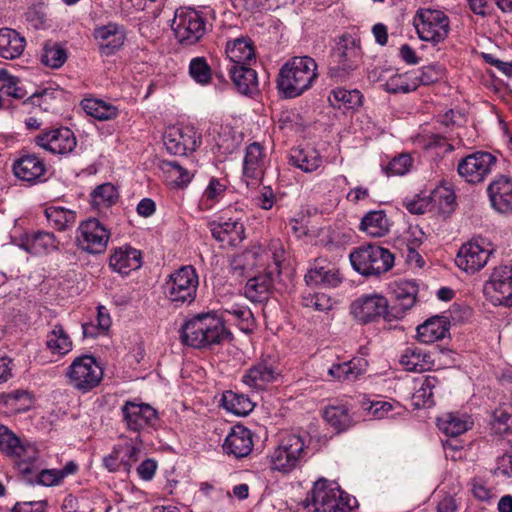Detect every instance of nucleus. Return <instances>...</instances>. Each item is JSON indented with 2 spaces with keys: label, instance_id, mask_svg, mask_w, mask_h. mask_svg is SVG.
Returning <instances> with one entry per match:
<instances>
[{
  "label": "nucleus",
  "instance_id": "nucleus-36",
  "mask_svg": "<svg viewBox=\"0 0 512 512\" xmlns=\"http://www.w3.org/2000/svg\"><path fill=\"white\" fill-rule=\"evenodd\" d=\"M472 425L470 418L464 414L447 413L437 419V426L447 436L457 437Z\"/></svg>",
  "mask_w": 512,
  "mask_h": 512
},
{
  "label": "nucleus",
  "instance_id": "nucleus-8",
  "mask_svg": "<svg viewBox=\"0 0 512 512\" xmlns=\"http://www.w3.org/2000/svg\"><path fill=\"white\" fill-rule=\"evenodd\" d=\"M67 383L72 388L86 393L99 385L103 370L91 355L76 357L66 369Z\"/></svg>",
  "mask_w": 512,
  "mask_h": 512
},
{
  "label": "nucleus",
  "instance_id": "nucleus-37",
  "mask_svg": "<svg viewBox=\"0 0 512 512\" xmlns=\"http://www.w3.org/2000/svg\"><path fill=\"white\" fill-rule=\"evenodd\" d=\"M289 162L302 171L311 173L321 166L322 158L314 148L292 149Z\"/></svg>",
  "mask_w": 512,
  "mask_h": 512
},
{
  "label": "nucleus",
  "instance_id": "nucleus-55",
  "mask_svg": "<svg viewBox=\"0 0 512 512\" xmlns=\"http://www.w3.org/2000/svg\"><path fill=\"white\" fill-rule=\"evenodd\" d=\"M384 88L389 93H409L418 88L416 81L409 82L405 76L394 75L384 84Z\"/></svg>",
  "mask_w": 512,
  "mask_h": 512
},
{
  "label": "nucleus",
  "instance_id": "nucleus-56",
  "mask_svg": "<svg viewBox=\"0 0 512 512\" xmlns=\"http://www.w3.org/2000/svg\"><path fill=\"white\" fill-rule=\"evenodd\" d=\"M412 163V157L407 153H402L389 162L385 167V172L388 176H402L410 170Z\"/></svg>",
  "mask_w": 512,
  "mask_h": 512
},
{
  "label": "nucleus",
  "instance_id": "nucleus-38",
  "mask_svg": "<svg viewBox=\"0 0 512 512\" xmlns=\"http://www.w3.org/2000/svg\"><path fill=\"white\" fill-rule=\"evenodd\" d=\"M360 228L372 237H382L389 232L390 224L384 211H370L363 217Z\"/></svg>",
  "mask_w": 512,
  "mask_h": 512
},
{
  "label": "nucleus",
  "instance_id": "nucleus-3",
  "mask_svg": "<svg viewBox=\"0 0 512 512\" xmlns=\"http://www.w3.org/2000/svg\"><path fill=\"white\" fill-rule=\"evenodd\" d=\"M362 63L360 40L351 35H343L331 53L328 76L336 82H344L355 76Z\"/></svg>",
  "mask_w": 512,
  "mask_h": 512
},
{
  "label": "nucleus",
  "instance_id": "nucleus-45",
  "mask_svg": "<svg viewBox=\"0 0 512 512\" xmlns=\"http://www.w3.org/2000/svg\"><path fill=\"white\" fill-rule=\"evenodd\" d=\"M118 191L111 183L97 186L91 193V205L96 209L108 208L118 200Z\"/></svg>",
  "mask_w": 512,
  "mask_h": 512
},
{
  "label": "nucleus",
  "instance_id": "nucleus-2",
  "mask_svg": "<svg viewBox=\"0 0 512 512\" xmlns=\"http://www.w3.org/2000/svg\"><path fill=\"white\" fill-rule=\"evenodd\" d=\"M230 335L223 321L212 313L198 314L186 321L181 328L182 342L198 349L220 344Z\"/></svg>",
  "mask_w": 512,
  "mask_h": 512
},
{
  "label": "nucleus",
  "instance_id": "nucleus-64",
  "mask_svg": "<svg viewBox=\"0 0 512 512\" xmlns=\"http://www.w3.org/2000/svg\"><path fill=\"white\" fill-rule=\"evenodd\" d=\"M494 474L512 477V452H508L498 458Z\"/></svg>",
  "mask_w": 512,
  "mask_h": 512
},
{
  "label": "nucleus",
  "instance_id": "nucleus-30",
  "mask_svg": "<svg viewBox=\"0 0 512 512\" xmlns=\"http://www.w3.org/2000/svg\"><path fill=\"white\" fill-rule=\"evenodd\" d=\"M59 241L51 232L38 231L27 236L22 247L34 255L48 254L58 249Z\"/></svg>",
  "mask_w": 512,
  "mask_h": 512
},
{
  "label": "nucleus",
  "instance_id": "nucleus-62",
  "mask_svg": "<svg viewBox=\"0 0 512 512\" xmlns=\"http://www.w3.org/2000/svg\"><path fill=\"white\" fill-rule=\"evenodd\" d=\"M224 313L235 317L240 323L249 324V321L253 318L252 312L249 308L232 304L224 308Z\"/></svg>",
  "mask_w": 512,
  "mask_h": 512
},
{
  "label": "nucleus",
  "instance_id": "nucleus-31",
  "mask_svg": "<svg viewBox=\"0 0 512 512\" xmlns=\"http://www.w3.org/2000/svg\"><path fill=\"white\" fill-rule=\"evenodd\" d=\"M229 73L234 85L240 93L248 95L258 90L256 71L247 65H231Z\"/></svg>",
  "mask_w": 512,
  "mask_h": 512
},
{
  "label": "nucleus",
  "instance_id": "nucleus-34",
  "mask_svg": "<svg viewBox=\"0 0 512 512\" xmlns=\"http://www.w3.org/2000/svg\"><path fill=\"white\" fill-rule=\"evenodd\" d=\"M448 333L444 317H432L417 327V339L425 344L443 339Z\"/></svg>",
  "mask_w": 512,
  "mask_h": 512
},
{
  "label": "nucleus",
  "instance_id": "nucleus-24",
  "mask_svg": "<svg viewBox=\"0 0 512 512\" xmlns=\"http://www.w3.org/2000/svg\"><path fill=\"white\" fill-rule=\"evenodd\" d=\"M14 175L26 182H36L46 172L44 161L36 154H24L13 164Z\"/></svg>",
  "mask_w": 512,
  "mask_h": 512
},
{
  "label": "nucleus",
  "instance_id": "nucleus-11",
  "mask_svg": "<svg viewBox=\"0 0 512 512\" xmlns=\"http://www.w3.org/2000/svg\"><path fill=\"white\" fill-rule=\"evenodd\" d=\"M110 239V231L96 218L83 221L76 235L78 247L90 254L103 253Z\"/></svg>",
  "mask_w": 512,
  "mask_h": 512
},
{
  "label": "nucleus",
  "instance_id": "nucleus-44",
  "mask_svg": "<svg viewBox=\"0 0 512 512\" xmlns=\"http://www.w3.org/2000/svg\"><path fill=\"white\" fill-rule=\"evenodd\" d=\"M328 101L334 108L340 109L342 106L355 108L362 104V94L356 89L346 90L343 88H336L330 92Z\"/></svg>",
  "mask_w": 512,
  "mask_h": 512
},
{
  "label": "nucleus",
  "instance_id": "nucleus-20",
  "mask_svg": "<svg viewBox=\"0 0 512 512\" xmlns=\"http://www.w3.org/2000/svg\"><path fill=\"white\" fill-rule=\"evenodd\" d=\"M490 253V250L483 248L477 242H469L459 249L455 263L465 272L475 273L486 265Z\"/></svg>",
  "mask_w": 512,
  "mask_h": 512
},
{
  "label": "nucleus",
  "instance_id": "nucleus-14",
  "mask_svg": "<svg viewBox=\"0 0 512 512\" xmlns=\"http://www.w3.org/2000/svg\"><path fill=\"white\" fill-rule=\"evenodd\" d=\"M122 422L127 430L140 432L154 427L158 422V413L149 404L126 401L121 407Z\"/></svg>",
  "mask_w": 512,
  "mask_h": 512
},
{
  "label": "nucleus",
  "instance_id": "nucleus-52",
  "mask_svg": "<svg viewBox=\"0 0 512 512\" xmlns=\"http://www.w3.org/2000/svg\"><path fill=\"white\" fill-rule=\"evenodd\" d=\"M189 74L201 85H207L212 78L211 68L204 57H195L190 61Z\"/></svg>",
  "mask_w": 512,
  "mask_h": 512
},
{
  "label": "nucleus",
  "instance_id": "nucleus-22",
  "mask_svg": "<svg viewBox=\"0 0 512 512\" xmlns=\"http://www.w3.org/2000/svg\"><path fill=\"white\" fill-rule=\"evenodd\" d=\"M252 449L251 431L242 425L233 426L223 444L225 453L233 455L235 458H242L247 456Z\"/></svg>",
  "mask_w": 512,
  "mask_h": 512
},
{
  "label": "nucleus",
  "instance_id": "nucleus-48",
  "mask_svg": "<svg viewBox=\"0 0 512 512\" xmlns=\"http://www.w3.org/2000/svg\"><path fill=\"white\" fill-rule=\"evenodd\" d=\"M45 216L52 227L64 231L75 222V213L63 207H48Z\"/></svg>",
  "mask_w": 512,
  "mask_h": 512
},
{
  "label": "nucleus",
  "instance_id": "nucleus-59",
  "mask_svg": "<svg viewBox=\"0 0 512 512\" xmlns=\"http://www.w3.org/2000/svg\"><path fill=\"white\" fill-rule=\"evenodd\" d=\"M121 452V463L123 464V471L129 473L132 465L138 461L140 449L133 445L118 446Z\"/></svg>",
  "mask_w": 512,
  "mask_h": 512
},
{
  "label": "nucleus",
  "instance_id": "nucleus-33",
  "mask_svg": "<svg viewBox=\"0 0 512 512\" xmlns=\"http://www.w3.org/2000/svg\"><path fill=\"white\" fill-rule=\"evenodd\" d=\"M265 166V154L263 147L254 142L250 144L246 149V155L244 159V175L251 179H259L263 174Z\"/></svg>",
  "mask_w": 512,
  "mask_h": 512
},
{
  "label": "nucleus",
  "instance_id": "nucleus-23",
  "mask_svg": "<svg viewBox=\"0 0 512 512\" xmlns=\"http://www.w3.org/2000/svg\"><path fill=\"white\" fill-rule=\"evenodd\" d=\"M308 286L337 287L341 283L339 270L330 267L323 259H316L304 276Z\"/></svg>",
  "mask_w": 512,
  "mask_h": 512
},
{
  "label": "nucleus",
  "instance_id": "nucleus-47",
  "mask_svg": "<svg viewBox=\"0 0 512 512\" xmlns=\"http://www.w3.org/2000/svg\"><path fill=\"white\" fill-rule=\"evenodd\" d=\"M416 293V286L411 283L398 285L394 290L395 298L398 301V304L394 306L396 307L394 314H402L403 317L405 312L414 306Z\"/></svg>",
  "mask_w": 512,
  "mask_h": 512
},
{
  "label": "nucleus",
  "instance_id": "nucleus-57",
  "mask_svg": "<svg viewBox=\"0 0 512 512\" xmlns=\"http://www.w3.org/2000/svg\"><path fill=\"white\" fill-rule=\"evenodd\" d=\"M443 76V69L437 65L424 66L419 75L414 78L419 85H430L439 81Z\"/></svg>",
  "mask_w": 512,
  "mask_h": 512
},
{
  "label": "nucleus",
  "instance_id": "nucleus-18",
  "mask_svg": "<svg viewBox=\"0 0 512 512\" xmlns=\"http://www.w3.org/2000/svg\"><path fill=\"white\" fill-rule=\"evenodd\" d=\"M211 234L215 240L229 246H237L245 238V229L240 219L221 216L219 221L209 223Z\"/></svg>",
  "mask_w": 512,
  "mask_h": 512
},
{
  "label": "nucleus",
  "instance_id": "nucleus-16",
  "mask_svg": "<svg viewBox=\"0 0 512 512\" xmlns=\"http://www.w3.org/2000/svg\"><path fill=\"white\" fill-rule=\"evenodd\" d=\"M93 36L98 44L101 55L110 56L115 54L124 45L126 30L122 25L109 22L106 25L96 27Z\"/></svg>",
  "mask_w": 512,
  "mask_h": 512
},
{
  "label": "nucleus",
  "instance_id": "nucleus-29",
  "mask_svg": "<svg viewBox=\"0 0 512 512\" xmlns=\"http://www.w3.org/2000/svg\"><path fill=\"white\" fill-rule=\"evenodd\" d=\"M322 415L325 421L337 433L346 431L354 424L349 407L343 403H335L326 406Z\"/></svg>",
  "mask_w": 512,
  "mask_h": 512
},
{
  "label": "nucleus",
  "instance_id": "nucleus-43",
  "mask_svg": "<svg viewBox=\"0 0 512 512\" xmlns=\"http://www.w3.org/2000/svg\"><path fill=\"white\" fill-rule=\"evenodd\" d=\"M48 349L54 354L65 355L72 349V341L63 326L56 324L47 335Z\"/></svg>",
  "mask_w": 512,
  "mask_h": 512
},
{
  "label": "nucleus",
  "instance_id": "nucleus-42",
  "mask_svg": "<svg viewBox=\"0 0 512 512\" xmlns=\"http://www.w3.org/2000/svg\"><path fill=\"white\" fill-rule=\"evenodd\" d=\"M439 384L435 376H426L412 395V403L416 408L430 407L434 404L433 389Z\"/></svg>",
  "mask_w": 512,
  "mask_h": 512
},
{
  "label": "nucleus",
  "instance_id": "nucleus-21",
  "mask_svg": "<svg viewBox=\"0 0 512 512\" xmlns=\"http://www.w3.org/2000/svg\"><path fill=\"white\" fill-rule=\"evenodd\" d=\"M280 372L271 359H264L251 366L243 375L242 381L252 389L264 390L273 383Z\"/></svg>",
  "mask_w": 512,
  "mask_h": 512
},
{
  "label": "nucleus",
  "instance_id": "nucleus-58",
  "mask_svg": "<svg viewBox=\"0 0 512 512\" xmlns=\"http://www.w3.org/2000/svg\"><path fill=\"white\" fill-rule=\"evenodd\" d=\"M20 439L7 427L0 426V450L8 456L14 454Z\"/></svg>",
  "mask_w": 512,
  "mask_h": 512
},
{
  "label": "nucleus",
  "instance_id": "nucleus-28",
  "mask_svg": "<svg viewBox=\"0 0 512 512\" xmlns=\"http://www.w3.org/2000/svg\"><path fill=\"white\" fill-rule=\"evenodd\" d=\"M400 364L411 372L431 370L434 366L432 355L421 347L410 346L405 349L400 358Z\"/></svg>",
  "mask_w": 512,
  "mask_h": 512
},
{
  "label": "nucleus",
  "instance_id": "nucleus-35",
  "mask_svg": "<svg viewBox=\"0 0 512 512\" xmlns=\"http://www.w3.org/2000/svg\"><path fill=\"white\" fill-rule=\"evenodd\" d=\"M226 55L232 65L245 66L255 60V52L251 43L242 38L227 43Z\"/></svg>",
  "mask_w": 512,
  "mask_h": 512
},
{
  "label": "nucleus",
  "instance_id": "nucleus-7",
  "mask_svg": "<svg viewBox=\"0 0 512 512\" xmlns=\"http://www.w3.org/2000/svg\"><path fill=\"white\" fill-rule=\"evenodd\" d=\"M198 284L196 270L183 266L169 276L163 286L164 294L176 306L190 304L195 300Z\"/></svg>",
  "mask_w": 512,
  "mask_h": 512
},
{
  "label": "nucleus",
  "instance_id": "nucleus-5",
  "mask_svg": "<svg viewBox=\"0 0 512 512\" xmlns=\"http://www.w3.org/2000/svg\"><path fill=\"white\" fill-rule=\"evenodd\" d=\"M300 505L306 512H344L348 502L337 483L320 479Z\"/></svg>",
  "mask_w": 512,
  "mask_h": 512
},
{
  "label": "nucleus",
  "instance_id": "nucleus-12",
  "mask_svg": "<svg viewBox=\"0 0 512 512\" xmlns=\"http://www.w3.org/2000/svg\"><path fill=\"white\" fill-rule=\"evenodd\" d=\"M484 293L494 305L512 307V266L496 267L484 285Z\"/></svg>",
  "mask_w": 512,
  "mask_h": 512
},
{
  "label": "nucleus",
  "instance_id": "nucleus-49",
  "mask_svg": "<svg viewBox=\"0 0 512 512\" xmlns=\"http://www.w3.org/2000/svg\"><path fill=\"white\" fill-rule=\"evenodd\" d=\"M226 185L216 178H212L202 194L199 207L202 210H210L216 202L223 198Z\"/></svg>",
  "mask_w": 512,
  "mask_h": 512
},
{
  "label": "nucleus",
  "instance_id": "nucleus-46",
  "mask_svg": "<svg viewBox=\"0 0 512 512\" xmlns=\"http://www.w3.org/2000/svg\"><path fill=\"white\" fill-rule=\"evenodd\" d=\"M81 106L87 115L101 121L113 119L118 113L114 106L97 99H84Z\"/></svg>",
  "mask_w": 512,
  "mask_h": 512
},
{
  "label": "nucleus",
  "instance_id": "nucleus-60",
  "mask_svg": "<svg viewBox=\"0 0 512 512\" xmlns=\"http://www.w3.org/2000/svg\"><path fill=\"white\" fill-rule=\"evenodd\" d=\"M471 492L473 496L484 502H488L493 498L492 490L486 485L481 478H474L471 482Z\"/></svg>",
  "mask_w": 512,
  "mask_h": 512
},
{
  "label": "nucleus",
  "instance_id": "nucleus-63",
  "mask_svg": "<svg viewBox=\"0 0 512 512\" xmlns=\"http://www.w3.org/2000/svg\"><path fill=\"white\" fill-rule=\"evenodd\" d=\"M18 79L10 76L3 83L0 92L17 99H21L25 96V92L22 88L18 87Z\"/></svg>",
  "mask_w": 512,
  "mask_h": 512
},
{
  "label": "nucleus",
  "instance_id": "nucleus-13",
  "mask_svg": "<svg viewBox=\"0 0 512 512\" xmlns=\"http://www.w3.org/2000/svg\"><path fill=\"white\" fill-rule=\"evenodd\" d=\"M421 23L416 26L417 33L423 41L435 44L444 41L449 33V18L440 10L426 9L419 14Z\"/></svg>",
  "mask_w": 512,
  "mask_h": 512
},
{
  "label": "nucleus",
  "instance_id": "nucleus-17",
  "mask_svg": "<svg viewBox=\"0 0 512 512\" xmlns=\"http://www.w3.org/2000/svg\"><path fill=\"white\" fill-rule=\"evenodd\" d=\"M35 142L40 147L54 154H67L76 147L74 133L66 127H60L51 131L39 134Z\"/></svg>",
  "mask_w": 512,
  "mask_h": 512
},
{
  "label": "nucleus",
  "instance_id": "nucleus-19",
  "mask_svg": "<svg viewBox=\"0 0 512 512\" xmlns=\"http://www.w3.org/2000/svg\"><path fill=\"white\" fill-rule=\"evenodd\" d=\"M487 193L496 211L512 215V178L500 175L489 184Z\"/></svg>",
  "mask_w": 512,
  "mask_h": 512
},
{
  "label": "nucleus",
  "instance_id": "nucleus-26",
  "mask_svg": "<svg viewBox=\"0 0 512 512\" xmlns=\"http://www.w3.org/2000/svg\"><path fill=\"white\" fill-rule=\"evenodd\" d=\"M194 135L191 130L184 132L172 129L164 135V145L170 154L186 155L188 151H194L197 147Z\"/></svg>",
  "mask_w": 512,
  "mask_h": 512
},
{
  "label": "nucleus",
  "instance_id": "nucleus-9",
  "mask_svg": "<svg viewBox=\"0 0 512 512\" xmlns=\"http://www.w3.org/2000/svg\"><path fill=\"white\" fill-rule=\"evenodd\" d=\"M171 27L176 39L185 46L197 43L207 32L206 18L191 8L177 9Z\"/></svg>",
  "mask_w": 512,
  "mask_h": 512
},
{
  "label": "nucleus",
  "instance_id": "nucleus-39",
  "mask_svg": "<svg viewBox=\"0 0 512 512\" xmlns=\"http://www.w3.org/2000/svg\"><path fill=\"white\" fill-rule=\"evenodd\" d=\"M260 248H252L241 254L235 255L230 261V268L238 277L247 276L257 265V259L261 256Z\"/></svg>",
  "mask_w": 512,
  "mask_h": 512
},
{
  "label": "nucleus",
  "instance_id": "nucleus-1",
  "mask_svg": "<svg viewBox=\"0 0 512 512\" xmlns=\"http://www.w3.org/2000/svg\"><path fill=\"white\" fill-rule=\"evenodd\" d=\"M317 78L316 61L309 56H296L281 67L277 87L285 98H295L309 90Z\"/></svg>",
  "mask_w": 512,
  "mask_h": 512
},
{
  "label": "nucleus",
  "instance_id": "nucleus-40",
  "mask_svg": "<svg viewBox=\"0 0 512 512\" xmlns=\"http://www.w3.org/2000/svg\"><path fill=\"white\" fill-rule=\"evenodd\" d=\"M222 405L226 410L238 416H245L254 408V404L246 395L238 394L233 391L223 393Z\"/></svg>",
  "mask_w": 512,
  "mask_h": 512
},
{
  "label": "nucleus",
  "instance_id": "nucleus-6",
  "mask_svg": "<svg viewBox=\"0 0 512 512\" xmlns=\"http://www.w3.org/2000/svg\"><path fill=\"white\" fill-rule=\"evenodd\" d=\"M396 307L389 309L388 300L380 294H366L355 299L350 305V314L360 324L378 321L381 317L386 321L401 319L402 314H394Z\"/></svg>",
  "mask_w": 512,
  "mask_h": 512
},
{
  "label": "nucleus",
  "instance_id": "nucleus-41",
  "mask_svg": "<svg viewBox=\"0 0 512 512\" xmlns=\"http://www.w3.org/2000/svg\"><path fill=\"white\" fill-rule=\"evenodd\" d=\"M11 457L18 460V468L23 474H31L36 470L34 463L38 459V450L33 444L20 442Z\"/></svg>",
  "mask_w": 512,
  "mask_h": 512
},
{
  "label": "nucleus",
  "instance_id": "nucleus-51",
  "mask_svg": "<svg viewBox=\"0 0 512 512\" xmlns=\"http://www.w3.org/2000/svg\"><path fill=\"white\" fill-rule=\"evenodd\" d=\"M67 59L65 49L57 43H47L43 48L41 61L51 68L61 67Z\"/></svg>",
  "mask_w": 512,
  "mask_h": 512
},
{
  "label": "nucleus",
  "instance_id": "nucleus-27",
  "mask_svg": "<svg viewBox=\"0 0 512 512\" xmlns=\"http://www.w3.org/2000/svg\"><path fill=\"white\" fill-rule=\"evenodd\" d=\"M274 272L264 271L250 278L245 286V295L253 302H263L269 298L274 285Z\"/></svg>",
  "mask_w": 512,
  "mask_h": 512
},
{
  "label": "nucleus",
  "instance_id": "nucleus-10",
  "mask_svg": "<svg viewBox=\"0 0 512 512\" xmlns=\"http://www.w3.org/2000/svg\"><path fill=\"white\" fill-rule=\"evenodd\" d=\"M305 444L298 435L284 437L270 456L271 467L283 473L293 470L304 455Z\"/></svg>",
  "mask_w": 512,
  "mask_h": 512
},
{
  "label": "nucleus",
  "instance_id": "nucleus-15",
  "mask_svg": "<svg viewBox=\"0 0 512 512\" xmlns=\"http://www.w3.org/2000/svg\"><path fill=\"white\" fill-rule=\"evenodd\" d=\"M497 158L489 152H476L463 158L457 167L459 175L468 183L482 182L496 164Z\"/></svg>",
  "mask_w": 512,
  "mask_h": 512
},
{
  "label": "nucleus",
  "instance_id": "nucleus-4",
  "mask_svg": "<svg viewBox=\"0 0 512 512\" xmlns=\"http://www.w3.org/2000/svg\"><path fill=\"white\" fill-rule=\"evenodd\" d=\"M349 259L354 270L366 277L386 273L394 265V255L376 244L362 245L354 249Z\"/></svg>",
  "mask_w": 512,
  "mask_h": 512
},
{
  "label": "nucleus",
  "instance_id": "nucleus-53",
  "mask_svg": "<svg viewBox=\"0 0 512 512\" xmlns=\"http://www.w3.org/2000/svg\"><path fill=\"white\" fill-rule=\"evenodd\" d=\"M328 374L340 381L354 380L361 374V369L356 367L354 361L334 364L328 370Z\"/></svg>",
  "mask_w": 512,
  "mask_h": 512
},
{
  "label": "nucleus",
  "instance_id": "nucleus-54",
  "mask_svg": "<svg viewBox=\"0 0 512 512\" xmlns=\"http://www.w3.org/2000/svg\"><path fill=\"white\" fill-rule=\"evenodd\" d=\"M512 405L504 404L494 412L493 429L496 433L505 434L512 429Z\"/></svg>",
  "mask_w": 512,
  "mask_h": 512
},
{
  "label": "nucleus",
  "instance_id": "nucleus-61",
  "mask_svg": "<svg viewBox=\"0 0 512 512\" xmlns=\"http://www.w3.org/2000/svg\"><path fill=\"white\" fill-rule=\"evenodd\" d=\"M52 92L43 90L40 93H34L28 98V101L33 105L39 107L41 110L48 112L53 109V96Z\"/></svg>",
  "mask_w": 512,
  "mask_h": 512
},
{
  "label": "nucleus",
  "instance_id": "nucleus-25",
  "mask_svg": "<svg viewBox=\"0 0 512 512\" xmlns=\"http://www.w3.org/2000/svg\"><path fill=\"white\" fill-rule=\"evenodd\" d=\"M141 265V252L129 246L115 249L109 259L110 268L122 275L139 269Z\"/></svg>",
  "mask_w": 512,
  "mask_h": 512
},
{
  "label": "nucleus",
  "instance_id": "nucleus-32",
  "mask_svg": "<svg viewBox=\"0 0 512 512\" xmlns=\"http://www.w3.org/2000/svg\"><path fill=\"white\" fill-rule=\"evenodd\" d=\"M25 47V39L18 32L10 28L0 29V57L15 59L19 57Z\"/></svg>",
  "mask_w": 512,
  "mask_h": 512
},
{
  "label": "nucleus",
  "instance_id": "nucleus-50",
  "mask_svg": "<svg viewBox=\"0 0 512 512\" xmlns=\"http://www.w3.org/2000/svg\"><path fill=\"white\" fill-rule=\"evenodd\" d=\"M301 304L306 308H312L315 311L327 312L333 308L332 298L320 292H304L301 298Z\"/></svg>",
  "mask_w": 512,
  "mask_h": 512
}]
</instances>
